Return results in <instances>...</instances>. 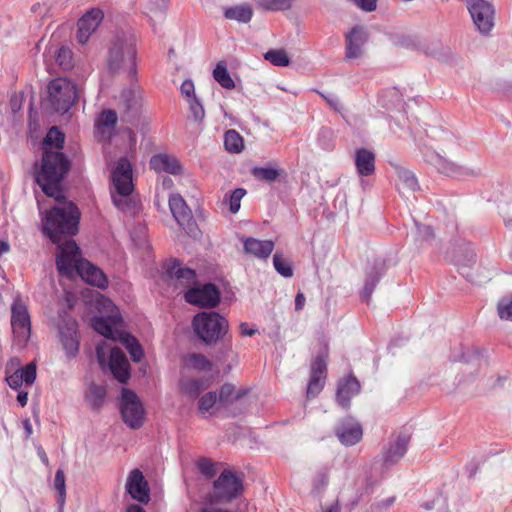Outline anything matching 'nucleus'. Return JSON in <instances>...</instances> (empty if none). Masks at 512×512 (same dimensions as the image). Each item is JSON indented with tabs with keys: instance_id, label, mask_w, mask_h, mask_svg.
Instances as JSON below:
<instances>
[{
	"instance_id": "nucleus-45",
	"label": "nucleus",
	"mask_w": 512,
	"mask_h": 512,
	"mask_svg": "<svg viewBox=\"0 0 512 512\" xmlns=\"http://www.w3.org/2000/svg\"><path fill=\"white\" fill-rule=\"evenodd\" d=\"M264 58L278 67H287L290 64V58L284 49H270L264 54Z\"/></svg>"
},
{
	"instance_id": "nucleus-24",
	"label": "nucleus",
	"mask_w": 512,
	"mask_h": 512,
	"mask_svg": "<svg viewBox=\"0 0 512 512\" xmlns=\"http://www.w3.org/2000/svg\"><path fill=\"white\" fill-rule=\"evenodd\" d=\"M122 323L121 315L118 313L108 316L95 317L92 321L93 329L105 338L110 340H117L121 332L117 327Z\"/></svg>"
},
{
	"instance_id": "nucleus-33",
	"label": "nucleus",
	"mask_w": 512,
	"mask_h": 512,
	"mask_svg": "<svg viewBox=\"0 0 512 512\" xmlns=\"http://www.w3.org/2000/svg\"><path fill=\"white\" fill-rule=\"evenodd\" d=\"M209 387L208 380L204 378H186L180 381L182 392L190 399H197Z\"/></svg>"
},
{
	"instance_id": "nucleus-40",
	"label": "nucleus",
	"mask_w": 512,
	"mask_h": 512,
	"mask_svg": "<svg viewBox=\"0 0 512 512\" xmlns=\"http://www.w3.org/2000/svg\"><path fill=\"white\" fill-rule=\"evenodd\" d=\"M224 147L230 153H240L244 148L243 137L234 129L224 134Z\"/></svg>"
},
{
	"instance_id": "nucleus-1",
	"label": "nucleus",
	"mask_w": 512,
	"mask_h": 512,
	"mask_svg": "<svg viewBox=\"0 0 512 512\" xmlns=\"http://www.w3.org/2000/svg\"><path fill=\"white\" fill-rule=\"evenodd\" d=\"M58 203L59 205L51 207L42 217V232L53 243L76 235L81 216L79 208L73 202L64 198Z\"/></svg>"
},
{
	"instance_id": "nucleus-48",
	"label": "nucleus",
	"mask_w": 512,
	"mask_h": 512,
	"mask_svg": "<svg viewBox=\"0 0 512 512\" xmlns=\"http://www.w3.org/2000/svg\"><path fill=\"white\" fill-rule=\"evenodd\" d=\"M246 190L244 188H236L231 193L224 196V202H228L229 210L232 214H236L241 206V199L245 196Z\"/></svg>"
},
{
	"instance_id": "nucleus-26",
	"label": "nucleus",
	"mask_w": 512,
	"mask_h": 512,
	"mask_svg": "<svg viewBox=\"0 0 512 512\" xmlns=\"http://www.w3.org/2000/svg\"><path fill=\"white\" fill-rule=\"evenodd\" d=\"M360 383L354 375H349L347 378L340 380L336 392V400L343 408L350 406L351 398L360 392Z\"/></svg>"
},
{
	"instance_id": "nucleus-49",
	"label": "nucleus",
	"mask_w": 512,
	"mask_h": 512,
	"mask_svg": "<svg viewBox=\"0 0 512 512\" xmlns=\"http://www.w3.org/2000/svg\"><path fill=\"white\" fill-rule=\"evenodd\" d=\"M415 227V241L420 245L424 242H430L434 238V230L430 225L415 222Z\"/></svg>"
},
{
	"instance_id": "nucleus-22",
	"label": "nucleus",
	"mask_w": 512,
	"mask_h": 512,
	"mask_svg": "<svg viewBox=\"0 0 512 512\" xmlns=\"http://www.w3.org/2000/svg\"><path fill=\"white\" fill-rule=\"evenodd\" d=\"M165 273L169 279H174L182 286H190L196 281V271L188 267H182L179 259L173 258L166 262L163 266Z\"/></svg>"
},
{
	"instance_id": "nucleus-62",
	"label": "nucleus",
	"mask_w": 512,
	"mask_h": 512,
	"mask_svg": "<svg viewBox=\"0 0 512 512\" xmlns=\"http://www.w3.org/2000/svg\"><path fill=\"white\" fill-rule=\"evenodd\" d=\"M240 330H241V334L243 336H250V337L255 335L258 331L256 328H249L247 323H245V322H242L240 324Z\"/></svg>"
},
{
	"instance_id": "nucleus-17",
	"label": "nucleus",
	"mask_w": 512,
	"mask_h": 512,
	"mask_svg": "<svg viewBox=\"0 0 512 512\" xmlns=\"http://www.w3.org/2000/svg\"><path fill=\"white\" fill-rule=\"evenodd\" d=\"M103 18L104 14L99 8H92L86 12L77 22L76 39L78 43L82 45L86 44Z\"/></svg>"
},
{
	"instance_id": "nucleus-46",
	"label": "nucleus",
	"mask_w": 512,
	"mask_h": 512,
	"mask_svg": "<svg viewBox=\"0 0 512 512\" xmlns=\"http://www.w3.org/2000/svg\"><path fill=\"white\" fill-rule=\"evenodd\" d=\"M251 174L258 180L274 182L280 176V170L273 167H258L251 169Z\"/></svg>"
},
{
	"instance_id": "nucleus-20",
	"label": "nucleus",
	"mask_w": 512,
	"mask_h": 512,
	"mask_svg": "<svg viewBox=\"0 0 512 512\" xmlns=\"http://www.w3.org/2000/svg\"><path fill=\"white\" fill-rule=\"evenodd\" d=\"M387 270L384 259L378 258L373 261L369 269L366 271L364 287L361 292L362 299L369 304L371 296L379 283L380 279L385 275Z\"/></svg>"
},
{
	"instance_id": "nucleus-41",
	"label": "nucleus",
	"mask_w": 512,
	"mask_h": 512,
	"mask_svg": "<svg viewBox=\"0 0 512 512\" xmlns=\"http://www.w3.org/2000/svg\"><path fill=\"white\" fill-rule=\"evenodd\" d=\"M213 77L225 89H233L235 87V83L223 62L217 63L213 70Z\"/></svg>"
},
{
	"instance_id": "nucleus-7",
	"label": "nucleus",
	"mask_w": 512,
	"mask_h": 512,
	"mask_svg": "<svg viewBox=\"0 0 512 512\" xmlns=\"http://www.w3.org/2000/svg\"><path fill=\"white\" fill-rule=\"evenodd\" d=\"M56 244V268L58 273L67 278L77 275L80 270V263L86 260L80 257V248L76 242L69 238Z\"/></svg>"
},
{
	"instance_id": "nucleus-60",
	"label": "nucleus",
	"mask_w": 512,
	"mask_h": 512,
	"mask_svg": "<svg viewBox=\"0 0 512 512\" xmlns=\"http://www.w3.org/2000/svg\"><path fill=\"white\" fill-rule=\"evenodd\" d=\"M128 196H121L117 193V195H112L113 204L122 211H127L129 207V203L127 200Z\"/></svg>"
},
{
	"instance_id": "nucleus-23",
	"label": "nucleus",
	"mask_w": 512,
	"mask_h": 512,
	"mask_svg": "<svg viewBox=\"0 0 512 512\" xmlns=\"http://www.w3.org/2000/svg\"><path fill=\"white\" fill-rule=\"evenodd\" d=\"M109 368L115 379L120 383H126L130 378V364L123 351L114 347L110 351Z\"/></svg>"
},
{
	"instance_id": "nucleus-21",
	"label": "nucleus",
	"mask_w": 512,
	"mask_h": 512,
	"mask_svg": "<svg viewBox=\"0 0 512 512\" xmlns=\"http://www.w3.org/2000/svg\"><path fill=\"white\" fill-rule=\"evenodd\" d=\"M410 442V435L400 433L393 442L383 450V465L391 467L395 465L406 454Z\"/></svg>"
},
{
	"instance_id": "nucleus-61",
	"label": "nucleus",
	"mask_w": 512,
	"mask_h": 512,
	"mask_svg": "<svg viewBox=\"0 0 512 512\" xmlns=\"http://www.w3.org/2000/svg\"><path fill=\"white\" fill-rule=\"evenodd\" d=\"M325 100L326 102L336 111H340V109L342 108V105L339 101V99L337 98V96L335 95H328V96H325L324 94L322 93H319Z\"/></svg>"
},
{
	"instance_id": "nucleus-28",
	"label": "nucleus",
	"mask_w": 512,
	"mask_h": 512,
	"mask_svg": "<svg viewBox=\"0 0 512 512\" xmlns=\"http://www.w3.org/2000/svg\"><path fill=\"white\" fill-rule=\"evenodd\" d=\"M36 364L28 363L25 367L17 369L11 375H6L5 380L13 390H19L23 383L32 385L36 379Z\"/></svg>"
},
{
	"instance_id": "nucleus-27",
	"label": "nucleus",
	"mask_w": 512,
	"mask_h": 512,
	"mask_svg": "<svg viewBox=\"0 0 512 512\" xmlns=\"http://www.w3.org/2000/svg\"><path fill=\"white\" fill-rule=\"evenodd\" d=\"M60 340L68 357H75L79 351L77 322L69 321L65 327H60Z\"/></svg>"
},
{
	"instance_id": "nucleus-51",
	"label": "nucleus",
	"mask_w": 512,
	"mask_h": 512,
	"mask_svg": "<svg viewBox=\"0 0 512 512\" xmlns=\"http://www.w3.org/2000/svg\"><path fill=\"white\" fill-rule=\"evenodd\" d=\"M54 488L58 493V503L60 506H63L66 498V485L65 475L62 469H58L55 473Z\"/></svg>"
},
{
	"instance_id": "nucleus-6",
	"label": "nucleus",
	"mask_w": 512,
	"mask_h": 512,
	"mask_svg": "<svg viewBox=\"0 0 512 512\" xmlns=\"http://www.w3.org/2000/svg\"><path fill=\"white\" fill-rule=\"evenodd\" d=\"M244 474L224 469L213 482V489L206 496L210 505L229 503L240 497L244 491Z\"/></svg>"
},
{
	"instance_id": "nucleus-32",
	"label": "nucleus",
	"mask_w": 512,
	"mask_h": 512,
	"mask_svg": "<svg viewBox=\"0 0 512 512\" xmlns=\"http://www.w3.org/2000/svg\"><path fill=\"white\" fill-rule=\"evenodd\" d=\"M354 162L357 173L361 177L371 176L375 172V154L366 148H358L355 151Z\"/></svg>"
},
{
	"instance_id": "nucleus-25",
	"label": "nucleus",
	"mask_w": 512,
	"mask_h": 512,
	"mask_svg": "<svg viewBox=\"0 0 512 512\" xmlns=\"http://www.w3.org/2000/svg\"><path fill=\"white\" fill-rule=\"evenodd\" d=\"M368 40L365 29L361 26H354L349 33L346 34V58L357 59L362 56V47Z\"/></svg>"
},
{
	"instance_id": "nucleus-50",
	"label": "nucleus",
	"mask_w": 512,
	"mask_h": 512,
	"mask_svg": "<svg viewBox=\"0 0 512 512\" xmlns=\"http://www.w3.org/2000/svg\"><path fill=\"white\" fill-rule=\"evenodd\" d=\"M273 265L275 270L283 277L289 278L293 276V269L289 262H287L279 252L273 256Z\"/></svg>"
},
{
	"instance_id": "nucleus-58",
	"label": "nucleus",
	"mask_w": 512,
	"mask_h": 512,
	"mask_svg": "<svg viewBox=\"0 0 512 512\" xmlns=\"http://www.w3.org/2000/svg\"><path fill=\"white\" fill-rule=\"evenodd\" d=\"M498 314L503 320L512 321V300H502L498 304Z\"/></svg>"
},
{
	"instance_id": "nucleus-5",
	"label": "nucleus",
	"mask_w": 512,
	"mask_h": 512,
	"mask_svg": "<svg viewBox=\"0 0 512 512\" xmlns=\"http://www.w3.org/2000/svg\"><path fill=\"white\" fill-rule=\"evenodd\" d=\"M195 335L205 345L225 341L229 332L228 320L215 311L200 312L192 319Z\"/></svg>"
},
{
	"instance_id": "nucleus-39",
	"label": "nucleus",
	"mask_w": 512,
	"mask_h": 512,
	"mask_svg": "<svg viewBox=\"0 0 512 512\" xmlns=\"http://www.w3.org/2000/svg\"><path fill=\"white\" fill-rule=\"evenodd\" d=\"M65 135L62 133L58 127L53 126L47 132L44 140H43V150L46 148L48 150L61 149L64 146Z\"/></svg>"
},
{
	"instance_id": "nucleus-16",
	"label": "nucleus",
	"mask_w": 512,
	"mask_h": 512,
	"mask_svg": "<svg viewBox=\"0 0 512 512\" xmlns=\"http://www.w3.org/2000/svg\"><path fill=\"white\" fill-rule=\"evenodd\" d=\"M112 182L119 195L130 196L132 193V165L126 157H121L118 160L112 172Z\"/></svg>"
},
{
	"instance_id": "nucleus-36",
	"label": "nucleus",
	"mask_w": 512,
	"mask_h": 512,
	"mask_svg": "<svg viewBox=\"0 0 512 512\" xmlns=\"http://www.w3.org/2000/svg\"><path fill=\"white\" fill-rule=\"evenodd\" d=\"M246 390H235V386L231 383H224L219 389L218 404L227 407L234 401L242 398L246 394Z\"/></svg>"
},
{
	"instance_id": "nucleus-4",
	"label": "nucleus",
	"mask_w": 512,
	"mask_h": 512,
	"mask_svg": "<svg viewBox=\"0 0 512 512\" xmlns=\"http://www.w3.org/2000/svg\"><path fill=\"white\" fill-rule=\"evenodd\" d=\"M80 90L77 85L67 78L58 77L49 81L43 106L46 110L63 115L79 100Z\"/></svg>"
},
{
	"instance_id": "nucleus-52",
	"label": "nucleus",
	"mask_w": 512,
	"mask_h": 512,
	"mask_svg": "<svg viewBox=\"0 0 512 512\" xmlns=\"http://www.w3.org/2000/svg\"><path fill=\"white\" fill-rule=\"evenodd\" d=\"M199 472L207 479H212L216 476V463L211 459L202 457L197 462Z\"/></svg>"
},
{
	"instance_id": "nucleus-54",
	"label": "nucleus",
	"mask_w": 512,
	"mask_h": 512,
	"mask_svg": "<svg viewBox=\"0 0 512 512\" xmlns=\"http://www.w3.org/2000/svg\"><path fill=\"white\" fill-rule=\"evenodd\" d=\"M191 366L200 371H209L212 368V363L207 357L201 353H193L189 356Z\"/></svg>"
},
{
	"instance_id": "nucleus-55",
	"label": "nucleus",
	"mask_w": 512,
	"mask_h": 512,
	"mask_svg": "<svg viewBox=\"0 0 512 512\" xmlns=\"http://www.w3.org/2000/svg\"><path fill=\"white\" fill-rule=\"evenodd\" d=\"M189 110L193 117V119L197 122H200L205 117V111L202 103L197 98V96H193L191 99H188Z\"/></svg>"
},
{
	"instance_id": "nucleus-13",
	"label": "nucleus",
	"mask_w": 512,
	"mask_h": 512,
	"mask_svg": "<svg viewBox=\"0 0 512 512\" xmlns=\"http://www.w3.org/2000/svg\"><path fill=\"white\" fill-rule=\"evenodd\" d=\"M467 9L477 30L488 35L494 27V7L486 0H469Z\"/></svg>"
},
{
	"instance_id": "nucleus-29",
	"label": "nucleus",
	"mask_w": 512,
	"mask_h": 512,
	"mask_svg": "<svg viewBox=\"0 0 512 512\" xmlns=\"http://www.w3.org/2000/svg\"><path fill=\"white\" fill-rule=\"evenodd\" d=\"M77 275L88 284L100 289H105L108 286V279L104 272L88 260L80 263V270Z\"/></svg>"
},
{
	"instance_id": "nucleus-42",
	"label": "nucleus",
	"mask_w": 512,
	"mask_h": 512,
	"mask_svg": "<svg viewBox=\"0 0 512 512\" xmlns=\"http://www.w3.org/2000/svg\"><path fill=\"white\" fill-rule=\"evenodd\" d=\"M293 0H255L258 9L265 11H283L288 10L292 6Z\"/></svg>"
},
{
	"instance_id": "nucleus-3",
	"label": "nucleus",
	"mask_w": 512,
	"mask_h": 512,
	"mask_svg": "<svg viewBox=\"0 0 512 512\" xmlns=\"http://www.w3.org/2000/svg\"><path fill=\"white\" fill-rule=\"evenodd\" d=\"M137 38L130 30H119L112 36L107 48V69L111 74H137Z\"/></svg>"
},
{
	"instance_id": "nucleus-38",
	"label": "nucleus",
	"mask_w": 512,
	"mask_h": 512,
	"mask_svg": "<svg viewBox=\"0 0 512 512\" xmlns=\"http://www.w3.org/2000/svg\"><path fill=\"white\" fill-rule=\"evenodd\" d=\"M106 397V389L101 385L92 383L88 388L86 399L93 410H99L104 403Z\"/></svg>"
},
{
	"instance_id": "nucleus-18",
	"label": "nucleus",
	"mask_w": 512,
	"mask_h": 512,
	"mask_svg": "<svg viewBox=\"0 0 512 512\" xmlns=\"http://www.w3.org/2000/svg\"><path fill=\"white\" fill-rule=\"evenodd\" d=\"M335 435L345 446L357 444L363 436L361 424L352 417L343 418L335 427Z\"/></svg>"
},
{
	"instance_id": "nucleus-30",
	"label": "nucleus",
	"mask_w": 512,
	"mask_h": 512,
	"mask_svg": "<svg viewBox=\"0 0 512 512\" xmlns=\"http://www.w3.org/2000/svg\"><path fill=\"white\" fill-rule=\"evenodd\" d=\"M150 168L156 172H167L172 175L181 173V165L178 159L167 154H156L151 157Z\"/></svg>"
},
{
	"instance_id": "nucleus-37",
	"label": "nucleus",
	"mask_w": 512,
	"mask_h": 512,
	"mask_svg": "<svg viewBox=\"0 0 512 512\" xmlns=\"http://www.w3.org/2000/svg\"><path fill=\"white\" fill-rule=\"evenodd\" d=\"M224 16L230 20H236L240 23H248L251 21L253 16L252 8L245 4L227 8L224 11Z\"/></svg>"
},
{
	"instance_id": "nucleus-19",
	"label": "nucleus",
	"mask_w": 512,
	"mask_h": 512,
	"mask_svg": "<svg viewBox=\"0 0 512 512\" xmlns=\"http://www.w3.org/2000/svg\"><path fill=\"white\" fill-rule=\"evenodd\" d=\"M126 491L134 500L140 503L147 504L150 500L148 482L143 473L137 468L133 469L128 475Z\"/></svg>"
},
{
	"instance_id": "nucleus-64",
	"label": "nucleus",
	"mask_w": 512,
	"mask_h": 512,
	"mask_svg": "<svg viewBox=\"0 0 512 512\" xmlns=\"http://www.w3.org/2000/svg\"><path fill=\"white\" fill-rule=\"evenodd\" d=\"M504 222L506 227L512 228V202L508 205L506 214L504 216Z\"/></svg>"
},
{
	"instance_id": "nucleus-8",
	"label": "nucleus",
	"mask_w": 512,
	"mask_h": 512,
	"mask_svg": "<svg viewBox=\"0 0 512 512\" xmlns=\"http://www.w3.org/2000/svg\"><path fill=\"white\" fill-rule=\"evenodd\" d=\"M10 322L16 344L25 347L31 336V318L27 305L20 297H16L11 305Z\"/></svg>"
},
{
	"instance_id": "nucleus-31",
	"label": "nucleus",
	"mask_w": 512,
	"mask_h": 512,
	"mask_svg": "<svg viewBox=\"0 0 512 512\" xmlns=\"http://www.w3.org/2000/svg\"><path fill=\"white\" fill-rule=\"evenodd\" d=\"M242 242L245 253L258 258H268L274 249V242L271 240H258L253 237H243Z\"/></svg>"
},
{
	"instance_id": "nucleus-57",
	"label": "nucleus",
	"mask_w": 512,
	"mask_h": 512,
	"mask_svg": "<svg viewBox=\"0 0 512 512\" xmlns=\"http://www.w3.org/2000/svg\"><path fill=\"white\" fill-rule=\"evenodd\" d=\"M395 500V496H391L384 500L375 501L371 503L369 507V512H384L394 504Z\"/></svg>"
},
{
	"instance_id": "nucleus-35",
	"label": "nucleus",
	"mask_w": 512,
	"mask_h": 512,
	"mask_svg": "<svg viewBox=\"0 0 512 512\" xmlns=\"http://www.w3.org/2000/svg\"><path fill=\"white\" fill-rule=\"evenodd\" d=\"M118 339L122 341L123 345L128 350L131 359L134 362L141 361V359L144 356V351L141 344L139 343L138 339L135 336L129 333L121 332L118 336Z\"/></svg>"
},
{
	"instance_id": "nucleus-53",
	"label": "nucleus",
	"mask_w": 512,
	"mask_h": 512,
	"mask_svg": "<svg viewBox=\"0 0 512 512\" xmlns=\"http://www.w3.org/2000/svg\"><path fill=\"white\" fill-rule=\"evenodd\" d=\"M329 472L330 469L328 466L320 467L313 479V487L317 491H321L326 488L329 483Z\"/></svg>"
},
{
	"instance_id": "nucleus-15",
	"label": "nucleus",
	"mask_w": 512,
	"mask_h": 512,
	"mask_svg": "<svg viewBox=\"0 0 512 512\" xmlns=\"http://www.w3.org/2000/svg\"><path fill=\"white\" fill-rule=\"evenodd\" d=\"M424 160L434 166L439 173L449 177L461 179L475 175L473 170L451 162L435 151L426 152L424 154Z\"/></svg>"
},
{
	"instance_id": "nucleus-11",
	"label": "nucleus",
	"mask_w": 512,
	"mask_h": 512,
	"mask_svg": "<svg viewBox=\"0 0 512 512\" xmlns=\"http://www.w3.org/2000/svg\"><path fill=\"white\" fill-rule=\"evenodd\" d=\"M169 208L179 226H181L190 237L196 238L201 234L191 209L181 195L173 194L169 197Z\"/></svg>"
},
{
	"instance_id": "nucleus-14",
	"label": "nucleus",
	"mask_w": 512,
	"mask_h": 512,
	"mask_svg": "<svg viewBox=\"0 0 512 512\" xmlns=\"http://www.w3.org/2000/svg\"><path fill=\"white\" fill-rule=\"evenodd\" d=\"M329 353L325 346L322 351L318 352L311 362L310 380L307 386V397H316L324 388L327 375V361Z\"/></svg>"
},
{
	"instance_id": "nucleus-12",
	"label": "nucleus",
	"mask_w": 512,
	"mask_h": 512,
	"mask_svg": "<svg viewBox=\"0 0 512 512\" xmlns=\"http://www.w3.org/2000/svg\"><path fill=\"white\" fill-rule=\"evenodd\" d=\"M184 299L187 303L200 308H215L221 300V292L214 283H205L198 287L189 288Z\"/></svg>"
},
{
	"instance_id": "nucleus-34",
	"label": "nucleus",
	"mask_w": 512,
	"mask_h": 512,
	"mask_svg": "<svg viewBox=\"0 0 512 512\" xmlns=\"http://www.w3.org/2000/svg\"><path fill=\"white\" fill-rule=\"evenodd\" d=\"M397 175L399 184L407 191L415 192L420 189L417 177L415 174L399 164H391Z\"/></svg>"
},
{
	"instance_id": "nucleus-44",
	"label": "nucleus",
	"mask_w": 512,
	"mask_h": 512,
	"mask_svg": "<svg viewBox=\"0 0 512 512\" xmlns=\"http://www.w3.org/2000/svg\"><path fill=\"white\" fill-rule=\"evenodd\" d=\"M218 403L217 393L209 391L199 398L198 411L200 414L205 415L209 413L214 414L213 408Z\"/></svg>"
},
{
	"instance_id": "nucleus-59",
	"label": "nucleus",
	"mask_w": 512,
	"mask_h": 512,
	"mask_svg": "<svg viewBox=\"0 0 512 512\" xmlns=\"http://www.w3.org/2000/svg\"><path fill=\"white\" fill-rule=\"evenodd\" d=\"M180 89L181 93L187 97V100L191 99L193 96H196L194 83L192 82V80L187 79L183 81Z\"/></svg>"
},
{
	"instance_id": "nucleus-9",
	"label": "nucleus",
	"mask_w": 512,
	"mask_h": 512,
	"mask_svg": "<svg viewBox=\"0 0 512 512\" xmlns=\"http://www.w3.org/2000/svg\"><path fill=\"white\" fill-rule=\"evenodd\" d=\"M120 413L123 422L131 429L143 426L145 410L138 395L131 389H122Z\"/></svg>"
},
{
	"instance_id": "nucleus-56",
	"label": "nucleus",
	"mask_w": 512,
	"mask_h": 512,
	"mask_svg": "<svg viewBox=\"0 0 512 512\" xmlns=\"http://www.w3.org/2000/svg\"><path fill=\"white\" fill-rule=\"evenodd\" d=\"M141 6L150 11H164L167 8L169 0H138Z\"/></svg>"
},
{
	"instance_id": "nucleus-47",
	"label": "nucleus",
	"mask_w": 512,
	"mask_h": 512,
	"mask_svg": "<svg viewBox=\"0 0 512 512\" xmlns=\"http://www.w3.org/2000/svg\"><path fill=\"white\" fill-rule=\"evenodd\" d=\"M118 121L117 112L113 109H105L101 112L95 122L98 129L101 128H114Z\"/></svg>"
},
{
	"instance_id": "nucleus-10",
	"label": "nucleus",
	"mask_w": 512,
	"mask_h": 512,
	"mask_svg": "<svg viewBox=\"0 0 512 512\" xmlns=\"http://www.w3.org/2000/svg\"><path fill=\"white\" fill-rule=\"evenodd\" d=\"M143 98L142 93L130 87L124 89L120 94L119 111L120 120L132 126L140 123L142 114Z\"/></svg>"
},
{
	"instance_id": "nucleus-63",
	"label": "nucleus",
	"mask_w": 512,
	"mask_h": 512,
	"mask_svg": "<svg viewBox=\"0 0 512 512\" xmlns=\"http://www.w3.org/2000/svg\"><path fill=\"white\" fill-rule=\"evenodd\" d=\"M305 305V296L302 292H298L295 297V310L300 311Z\"/></svg>"
},
{
	"instance_id": "nucleus-2",
	"label": "nucleus",
	"mask_w": 512,
	"mask_h": 512,
	"mask_svg": "<svg viewBox=\"0 0 512 512\" xmlns=\"http://www.w3.org/2000/svg\"><path fill=\"white\" fill-rule=\"evenodd\" d=\"M70 170V161L61 151L44 149L40 170L35 175L36 183L48 197L57 202L64 199L62 182Z\"/></svg>"
},
{
	"instance_id": "nucleus-43",
	"label": "nucleus",
	"mask_w": 512,
	"mask_h": 512,
	"mask_svg": "<svg viewBox=\"0 0 512 512\" xmlns=\"http://www.w3.org/2000/svg\"><path fill=\"white\" fill-rule=\"evenodd\" d=\"M54 57H55L56 63L63 70H68L73 67V53L70 50V48H68L66 46L58 47L54 51Z\"/></svg>"
}]
</instances>
